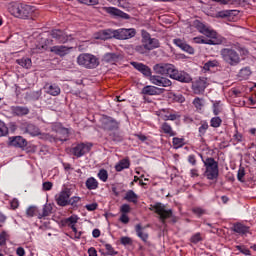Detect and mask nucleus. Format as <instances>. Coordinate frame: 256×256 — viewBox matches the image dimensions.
<instances>
[{
    "instance_id": "nucleus-61",
    "label": "nucleus",
    "mask_w": 256,
    "mask_h": 256,
    "mask_svg": "<svg viewBox=\"0 0 256 256\" xmlns=\"http://www.w3.org/2000/svg\"><path fill=\"white\" fill-rule=\"evenodd\" d=\"M10 205H11V209H17L19 207V200H17V198H14L11 202H10Z\"/></svg>"
},
{
    "instance_id": "nucleus-21",
    "label": "nucleus",
    "mask_w": 256,
    "mask_h": 256,
    "mask_svg": "<svg viewBox=\"0 0 256 256\" xmlns=\"http://www.w3.org/2000/svg\"><path fill=\"white\" fill-rule=\"evenodd\" d=\"M9 141V145L12 147H27V140L21 136L10 137Z\"/></svg>"
},
{
    "instance_id": "nucleus-51",
    "label": "nucleus",
    "mask_w": 256,
    "mask_h": 256,
    "mask_svg": "<svg viewBox=\"0 0 256 256\" xmlns=\"http://www.w3.org/2000/svg\"><path fill=\"white\" fill-rule=\"evenodd\" d=\"M237 177H238V181H241V183H243V178L245 177V168H240L238 170V174H237Z\"/></svg>"
},
{
    "instance_id": "nucleus-30",
    "label": "nucleus",
    "mask_w": 256,
    "mask_h": 256,
    "mask_svg": "<svg viewBox=\"0 0 256 256\" xmlns=\"http://www.w3.org/2000/svg\"><path fill=\"white\" fill-rule=\"evenodd\" d=\"M161 129L163 131V133H165L166 135H169V137H175V132L173 131V128H171V125H169V123L164 122L161 126Z\"/></svg>"
},
{
    "instance_id": "nucleus-26",
    "label": "nucleus",
    "mask_w": 256,
    "mask_h": 256,
    "mask_svg": "<svg viewBox=\"0 0 256 256\" xmlns=\"http://www.w3.org/2000/svg\"><path fill=\"white\" fill-rule=\"evenodd\" d=\"M136 233H137L138 237H140V239H142V241L144 243H147V241L149 239V233L145 232V227H142L141 224H137L136 225Z\"/></svg>"
},
{
    "instance_id": "nucleus-22",
    "label": "nucleus",
    "mask_w": 256,
    "mask_h": 256,
    "mask_svg": "<svg viewBox=\"0 0 256 256\" xmlns=\"http://www.w3.org/2000/svg\"><path fill=\"white\" fill-rule=\"evenodd\" d=\"M71 48L66 46H53L50 48V52L58 55L59 57H65V55H69V51Z\"/></svg>"
},
{
    "instance_id": "nucleus-14",
    "label": "nucleus",
    "mask_w": 256,
    "mask_h": 256,
    "mask_svg": "<svg viewBox=\"0 0 256 256\" xmlns=\"http://www.w3.org/2000/svg\"><path fill=\"white\" fill-rule=\"evenodd\" d=\"M21 129L22 131H24V133H29V135H32V137H37V135H41V130L35 124L27 122L22 123Z\"/></svg>"
},
{
    "instance_id": "nucleus-47",
    "label": "nucleus",
    "mask_w": 256,
    "mask_h": 256,
    "mask_svg": "<svg viewBox=\"0 0 256 256\" xmlns=\"http://www.w3.org/2000/svg\"><path fill=\"white\" fill-rule=\"evenodd\" d=\"M211 67H217V62L216 61H208L204 64L203 69L205 71H209Z\"/></svg>"
},
{
    "instance_id": "nucleus-40",
    "label": "nucleus",
    "mask_w": 256,
    "mask_h": 256,
    "mask_svg": "<svg viewBox=\"0 0 256 256\" xmlns=\"http://www.w3.org/2000/svg\"><path fill=\"white\" fill-rule=\"evenodd\" d=\"M234 10H223L217 13V17H220L221 19H225L227 17H231L233 15Z\"/></svg>"
},
{
    "instance_id": "nucleus-9",
    "label": "nucleus",
    "mask_w": 256,
    "mask_h": 256,
    "mask_svg": "<svg viewBox=\"0 0 256 256\" xmlns=\"http://www.w3.org/2000/svg\"><path fill=\"white\" fill-rule=\"evenodd\" d=\"M137 35V31L133 28H120L116 30V39L119 41H125L127 39H131Z\"/></svg>"
},
{
    "instance_id": "nucleus-24",
    "label": "nucleus",
    "mask_w": 256,
    "mask_h": 256,
    "mask_svg": "<svg viewBox=\"0 0 256 256\" xmlns=\"http://www.w3.org/2000/svg\"><path fill=\"white\" fill-rule=\"evenodd\" d=\"M44 89L48 95H52L53 97H57L61 93V88L55 84H45Z\"/></svg>"
},
{
    "instance_id": "nucleus-54",
    "label": "nucleus",
    "mask_w": 256,
    "mask_h": 256,
    "mask_svg": "<svg viewBox=\"0 0 256 256\" xmlns=\"http://www.w3.org/2000/svg\"><path fill=\"white\" fill-rule=\"evenodd\" d=\"M7 241V232L3 231L0 233V246L5 245Z\"/></svg>"
},
{
    "instance_id": "nucleus-27",
    "label": "nucleus",
    "mask_w": 256,
    "mask_h": 256,
    "mask_svg": "<svg viewBox=\"0 0 256 256\" xmlns=\"http://www.w3.org/2000/svg\"><path fill=\"white\" fill-rule=\"evenodd\" d=\"M231 230L234 231V233H239V235H245V233H249V227L241 223L234 224Z\"/></svg>"
},
{
    "instance_id": "nucleus-35",
    "label": "nucleus",
    "mask_w": 256,
    "mask_h": 256,
    "mask_svg": "<svg viewBox=\"0 0 256 256\" xmlns=\"http://www.w3.org/2000/svg\"><path fill=\"white\" fill-rule=\"evenodd\" d=\"M117 59H119V55H117L116 53H107L104 55V61L106 63H113L117 61Z\"/></svg>"
},
{
    "instance_id": "nucleus-11",
    "label": "nucleus",
    "mask_w": 256,
    "mask_h": 256,
    "mask_svg": "<svg viewBox=\"0 0 256 256\" xmlns=\"http://www.w3.org/2000/svg\"><path fill=\"white\" fill-rule=\"evenodd\" d=\"M102 129L104 131H117L119 129V122L109 116H104L102 119Z\"/></svg>"
},
{
    "instance_id": "nucleus-53",
    "label": "nucleus",
    "mask_w": 256,
    "mask_h": 256,
    "mask_svg": "<svg viewBox=\"0 0 256 256\" xmlns=\"http://www.w3.org/2000/svg\"><path fill=\"white\" fill-rule=\"evenodd\" d=\"M132 243H133V240H131L130 237L124 236L121 238L122 245H131Z\"/></svg>"
},
{
    "instance_id": "nucleus-49",
    "label": "nucleus",
    "mask_w": 256,
    "mask_h": 256,
    "mask_svg": "<svg viewBox=\"0 0 256 256\" xmlns=\"http://www.w3.org/2000/svg\"><path fill=\"white\" fill-rule=\"evenodd\" d=\"M213 113H214V115H219V113H221L220 102H215L213 104Z\"/></svg>"
},
{
    "instance_id": "nucleus-23",
    "label": "nucleus",
    "mask_w": 256,
    "mask_h": 256,
    "mask_svg": "<svg viewBox=\"0 0 256 256\" xmlns=\"http://www.w3.org/2000/svg\"><path fill=\"white\" fill-rule=\"evenodd\" d=\"M133 67L137 69V71H140V73H143L145 77H151V68L143 63H137L132 62Z\"/></svg>"
},
{
    "instance_id": "nucleus-29",
    "label": "nucleus",
    "mask_w": 256,
    "mask_h": 256,
    "mask_svg": "<svg viewBox=\"0 0 256 256\" xmlns=\"http://www.w3.org/2000/svg\"><path fill=\"white\" fill-rule=\"evenodd\" d=\"M131 165V162L129 161V159L125 158L119 161L118 164H116L115 169L116 171H123V169H129Z\"/></svg>"
},
{
    "instance_id": "nucleus-2",
    "label": "nucleus",
    "mask_w": 256,
    "mask_h": 256,
    "mask_svg": "<svg viewBox=\"0 0 256 256\" xmlns=\"http://www.w3.org/2000/svg\"><path fill=\"white\" fill-rule=\"evenodd\" d=\"M8 9L11 15L21 19H33V13H35V8L25 4H12Z\"/></svg>"
},
{
    "instance_id": "nucleus-28",
    "label": "nucleus",
    "mask_w": 256,
    "mask_h": 256,
    "mask_svg": "<svg viewBox=\"0 0 256 256\" xmlns=\"http://www.w3.org/2000/svg\"><path fill=\"white\" fill-rule=\"evenodd\" d=\"M51 213H53V206H51V204H46L43 206L42 213L38 212V219L49 217Z\"/></svg>"
},
{
    "instance_id": "nucleus-1",
    "label": "nucleus",
    "mask_w": 256,
    "mask_h": 256,
    "mask_svg": "<svg viewBox=\"0 0 256 256\" xmlns=\"http://www.w3.org/2000/svg\"><path fill=\"white\" fill-rule=\"evenodd\" d=\"M194 27L197 28L199 33L209 38L205 39L204 45H221V40L217 39V32L215 30L207 27L199 20L194 21Z\"/></svg>"
},
{
    "instance_id": "nucleus-62",
    "label": "nucleus",
    "mask_w": 256,
    "mask_h": 256,
    "mask_svg": "<svg viewBox=\"0 0 256 256\" xmlns=\"http://www.w3.org/2000/svg\"><path fill=\"white\" fill-rule=\"evenodd\" d=\"M80 3H84V5H96L97 0H78Z\"/></svg>"
},
{
    "instance_id": "nucleus-15",
    "label": "nucleus",
    "mask_w": 256,
    "mask_h": 256,
    "mask_svg": "<svg viewBox=\"0 0 256 256\" xmlns=\"http://www.w3.org/2000/svg\"><path fill=\"white\" fill-rule=\"evenodd\" d=\"M96 39H101L102 41H107V39H117V30H101L96 34Z\"/></svg>"
},
{
    "instance_id": "nucleus-3",
    "label": "nucleus",
    "mask_w": 256,
    "mask_h": 256,
    "mask_svg": "<svg viewBox=\"0 0 256 256\" xmlns=\"http://www.w3.org/2000/svg\"><path fill=\"white\" fill-rule=\"evenodd\" d=\"M204 165L206 167L205 177L210 181H216L219 177V163L215 161V158H207L204 161Z\"/></svg>"
},
{
    "instance_id": "nucleus-13",
    "label": "nucleus",
    "mask_w": 256,
    "mask_h": 256,
    "mask_svg": "<svg viewBox=\"0 0 256 256\" xmlns=\"http://www.w3.org/2000/svg\"><path fill=\"white\" fill-rule=\"evenodd\" d=\"M51 36L53 39H56V41H59V43H67V41H71V39H73V36L67 35V33L59 29L52 30Z\"/></svg>"
},
{
    "instance_id": "nucleus-32",
    "label": "nucleus",
    "mask_w": 256,
    "mask_h": 256,
    "mask_svg": "<svg viewBox=\"0 0 256 256\" xmlns=\"http://www.w3.org/2000/svg\"><path fill=\"white\" fill-rule=\"evenodd\" d=\"M86 187L90 191L93 190V189H97L99 187V182H97L96 179L93 178V177L88 178L87 181H86Z\"/></svg>"
},
{
    "instance_id": "nucleus-60",
    "label": "nucleus",
    "mask_w": 256,
    "mask_h": 256,
    "mask_svg": "<svg viewBox=\"0 0 256 256\" xmlns=\"http://www.w3.org/2000/svg\"><path fill=\"white\" fill-rule=\"evenodd\" d=\"M192 211L195 213V215H198V217H201V215L205 214V210L202 208H193Z\"/></svg>"
},
{
    "instance_id": "nucleus-4",
    "label": "nucleus",
    "mask_w": 256,
    "mask_h": 256,
    "mask_svg": "<svg viewBox=\"0 0 256 256\" xmlns=\"http://www.w3.org/2000/svg\"><path fill=\"white\" fill-rule=\"evenodd\" d=\"M77 63L85 69H97L99 67V58L93 54L83 53L77 58Z\"/></svg>"
},
{
    "instance_id": "nucleus-5",
    "label": "nucleus",
    "mask_w": 256,
    "mask_h": 256,
    "mask_svg": "<svg viewBox=\"0 0 256 256\" xmlns=\"http://www.w3.org/2000/svg\"><path fill=\"white\" fill-rule=\"evenodd\" d=\"M221 56L223 61L230 65L231 67H235L241 63V56L239 53L231 48H223L221 50Z\"/></svg>"
},
{
    "instance_id": "nucleus-63",
    "label": "nucleus",
    "mask_w": 256,
    "mask_h": 256,
    "mask_svg": "<svg viewBox=\"0 0 256 256\" xmlns=\"http://www.w3.org/2000/svg\"><path fill=\"white\" fill-rule=\"evenodd\" d=\"M120 221L121 223L127 225V223H129V216H127V214H122L120 217Z\"/></svg>"
},
{
    "instance_id": "nucleus-8",
    "label": "nucleus",
    "mask_w": 256,
    "mask_h": 256,
    "mask_svg": "<svg viewBox=\"0 0 256 256\" xmlns=\"http://www.w3.org/2000/svg\"><path fill=\"white\" fill-rule=\"evenodd\" d=\"M175 66L173 64L159 63L154 65L153 70L157 75H169L171 77Z\"/></svg>"
},
{
    "instance_id": "nucleus-50",
    "label": "nucleus",
    "mask_w": 256,
    "mask_h": 256,
    "mask_svg": "<svg viewBox=\"0 0 256 256\" xmlns=\"http://www.w3.org/2000/svg\"><path fill=\"white\" fill-rule=\"evenodd\" d=\"M120 211L122 214L130 213L131 212V206L129 204H123L120 208Z\"/></svg>"
},
{
    "instance_id": "nucleus-7",
    "label": "nucleus",
    "mask_w": 256,
    "mask_h": 256,
    "mask_svg": "<svg viewBox=\"0 0 256 256\" xmlns=\"http://www.w3.org/2000/svg\"><path fill=\"white\" fill-rule=\"evenodd\" d=\"M142 43L145 45L148 51H153V49H159V47L161 46L159 40H157L156 38H151V35L147 32H144L142 34Z\"/></svg>"
},
{
    "instance_id": "nucleus-6",
    "label": "nucleus",
    "mask_w": 256,
    "mask_h": 256,
    "mask_svg": "<svg viewBox=\"0 0 256 256\" xmlns=\"http://www.w3.org/2000/svg\"><path fill=\"white\" fill-rule=\"evenodd\" d=\"M150 211H154L157 215H159V219L163 225H165L167 219H171L173 217V210H167L166 206L160 202H157L154 205L150 206Z\"/></svg>"
},
{
    "instance_id": "nucleus-41",
    "label": "nucleus",
    "mask_w": 256,
    "mask_h": 256,
    "mask_svg": "<svg viewBox=\"0 0 256 256\" xmlns=\"http://www.w3.org/2000/svg\"><path fill=\"white\" fill-rule=\"evenodd\" d=\"M221 123H223V120L220 117H213L210 121L211 127L214 128L221 127Z\"/></svg>"
},
{
    "instance_id": "nucleus-36",
    "label": "nucleus",
    "mask_w": 256,
    "mask_h": 256,
    "mask_svg": "<svg viewBox=\"0 0 256 256\" xmlns=\"http://www.w3.org/2000/svg\"><path fill=\"white\" fill-rule=\"evenodd\" d=\"M109 137L111 141H114V143L123 141V136L119 132H112L109 134Z\"/></svg>"
},
{
    "instance_id": "nucleus-48",
    "label": "nucleus",
    "mask_w": 256,
    "mask_h": 256,
    "mask_svg": "<svg viewBox=\"0 0 256 256\" xmlns=\"http://www.w3.org/2000/svg\"><path fill=\"white\" fill-rule=\"evenodd\" d=\"M77 221H78L77 216H70L68 219H66V223L69 227H71L72 225H75Z\"/></svg>"
},
{
    "instance_id": "nucleus-42",
    "label": "nucleus",
    "mask_w": 256,
    "mask_h": 256,
    "mask_svg": "<svg viewBox=\"0 0 256 256\" xmlns=\"http://www.w3.org/2000/svg\"><path fill=\"white\" fill-rule=\"evenodd\" d=\"M98 177L101 181H103L105 183V181H107V179H109V174L107 173V170L101 169L98 173Z\"/></svg>"
},
{
    "instance_id": "nucleus-12",
    "label": "nucleus",
    "mask_w": 256,
    "mask_h": 256,
    "mask_svg": "<svg viewBox=\"0 0 256 256\" xmlns=\"http://www.w3.org/2000/svg\"><path fill=\"white\" fill-rule=\"evenodd\" d=\"M170 78L175 79L176 81H180V83H191L192 81L189 74H187L186 72H179L177 68H174Z\"/></svg>"
},
{
    "instance_id": "nucleus-52",
    "label": "nucleus",
    "mask_w": 256,
    "mask_h": 256,
    "mask_svg": "<svg viewBox=\"0 0 256 256\" xmlns=\"http://www.w3.org/2000/svg\"><path fill=\"white\" fill-rule=\"evenodd\" d=\"M209 129V124L207 123H203L200 127H199V133L200 135H205L206 131Z\"/></svg>"
},
{
    "instance_id": "nucleus-25",
    "label": "nucleus",
    "mask_w": 256,
    "mask_h": 256,
    "mask_svg": "<svg viewBox=\"0 0 256 256\" xmlns=\"http://www.w3.org/2000/svg\"><path fill=\"white\" fill-rule=\"evenodd\" d=\"M13 115L17 117H23V115H29V108L25 106H13L12 108Z\"/></svg>"
},
{
    "instance_id": "nucleus-20",
    "label": "nucleus",
    "mask_w": 256,
    "mask_h": 256,
    "mask_svg": "<svg viewBox=\"0 0 256 256\" xmlns=\"http://www.w3.org/2000/svg\"><path fill=\"white\" fill-rule=\"evenodd\" d=\"M174 44L182 49V51H185V53H189V55H193V53H195V49L181 39H174Z\"/></svg>"
},
{
    "instance_id": "nucleus-45",
    "label": "nucleus",
    "mask_w": 256,
    "mask_h": 256,
    "mask_svg": "<svg viewBox=\"0 0 256 256\" xmlns=\"http://www.w3.org/2000/svg\"><path fill=\"white\" fill-rule=\"evenodd\" d=\"M193 105L196 107V109H203V98H195L193 101Z\"/></svg>"
},
{
    "instance_id": "nucleus-38",
    "label": "nucleus",
    "mask_w": 256,
    "mask_h": 256,
    "mask_svg": "<svg viewBox=\"0 0 256 256\" xmlns=\"http://www.w3.org/2000/svg\"><path fill=\"white\" fill-rule=\"evenodd\" d=\"M26 215H27V217H35V215L39 216V210L35 206H30L26 210Z\"/></svg>"
},
{
    "instance_id": "nucleus-64",
    "label": "nucleus",
    "mask_w": 256,
    "mask_h": 256,
    "mask_svg": "<svg viewBox=\"0 0 256 256\" xmlns=\"http://www.w3.org/2000/svg\"><path fill=\"white\" fill-rule=\"evenodd\" d=\"M18 256H25V249L23 247H18L16 250Z\"/></svg>"
},
{
    "instance_id": "nucleus-44",
    "label": "nucleus",
    "mask_w": 256,
    "mask_h": 256,
    "mask_svg": "<svg viewBox=\"0 0 256 256\" xmlns=\"http://www.w3.org/2000/svg\"><path fill=\"white\" fill-rule=\"evenodd\" d=\"M104 247L107 251L106 255H117V251H115L111 244H105Z\"/></svg>"
},
{
    "instance_id": "nucleus-46",
    "label": "nucleus",
    "mask_w": 256,
    "mask_h": 256,
    "mask_svg": "<svg viewBox=\"0 0 256 256\" xmlns=\"http://www.w3.org/2000/svg\"><path fill=\"white\" fill-rule=\"evenodd\" d=\"M135 51L137 53H140L143 55V54L147 53V51H149V50L147 49V47H145V44L142 43V45H138L135 47Z\"/></svg>"
},
{
    "instance_id": "nucleus-56",
    "label": "nucleus",
    "mask_w": 256,
    "mask_h": 256,
    "mask_svg": "<svg viewBox=\"0 0 256 256\" xmlns=\"http://www.w3.org/2000/svg\"><path fill=\"white\" fill-rule=\"evenodd\" d=\"M97 207H99V205L97 203L87 204L85 206L87 211H95L97 209Z\"/></svg>"
},
{
    "instance_id": "nucleus-34",
    "label": "nucleus",
    "mask_w": 256,
    "mask_h": 256,
    "mask_svg": "<svg viewBox=\"0 0 256 256\" xmlns=\"http://www.w3.org/2000/svg\"><path fill=\"white\" fill-rule=\"evenodd\" d=\"M16 63H18V65H20L24 69H29L31 67V59L29 58L18 59L16 60Z\"/></svg>"
},
{
    "instance_id": "nucleus-16",
    "label": "nucleus",
    "mask_w": 256,
    "mask_h": 256,
    "mask_svg": "<svg viewBox=\"0 0 256 256\" xmlns=\"http://www.w3.org/2000/svg\"><path fill=\"white\" fill-rule=\"evenodd\" d=\"M70 197H71V190L65 189L64 191L60 192L58 198L56 199L57 204L60 207H67V205H69Z\"/></svg>"
},
{
    "instance_id": "nucleus-59",
    "label": "nucleus",
    "mask_w": 256,
    "mask_h": 256,
    "mask_svg": "<svg viewBox=\"0 0 256 256\" xmlns=\"http://www.w3.org/2000/svg\"><path fill=\"white\" fill-rule=\"evenodd\" d=\"M177 117L179 116H177L176 114L165 115L164 121H176Z\"/></svg>"
},
{
    "instance_id": "nucleus-18",
    "label": "nucleus",
    "mask_w": 256,
    "mask_h": 256,
    "mask_svg": "<svg viewBox=\"0 0 256 256\" xmlns=\"http://www.w3.org/2000/svg\"><path fill=\"white\" fill-rule=\"evenodd\" d=\"M89 151H91V146L85 143L78 144L72 149V153L75 157H83V155L89 153Z\"/></svg>"
},
{
    "instance_id": "nucleus-37",
    "label": "nucleus",
    "mask_w": 256,
    "mask_h": 256,
    "mask_svg": "<svg viewBox=\"0 0 256 256\" xmlns=\"http://www.w3.org/2000/svg\"><path fill=\"white\" fill-rule=\"evenodd\" d=\"M9 135V128L5 125V122L0 120V137Z\"/></svg>"
},
{
    "instance_id": "nucleus-19",
    "label": "nucleus",
    "mask_w": 256,
    "mask_h": 256,
    "mask_svg": "<svg viewBox=\"0 0 256 256\" xmlns=\"http://www.w3.org/2000/svg\"><path fill=\"white\" fill-rule=\"evenodd\" d=\"M104 10L106 11V13H109V15H112L113 17H118L119 19H131V16H129V14L115 7H105Z\"/></svg>"
},
{
    "instance_id": "nucleus-31",
    "label": "nucleus",
    "mask_w": 256,
    "mask_h": 256,
    "mask_svg": "<svg viewBox=\"0 0 256 256\" xmlns=\"http://www.w3.org/2000/svg\"><path fill=\"white\" fill-rule=\"evenodd\" d=\"M159 89L155 86H146L142 89L143 95H158Z\"/></svg>"
},
{
    "instance_id": "nucleus-55",
    "label": "nucleus",
    "mask_w": 256,
    "mask_h": 256,
    "mask_svg": "<svg viewBox=\"0 0 256 256\" xmlns=\"http://www.w3.org/2000/svg\"><path fill=\"white\" fill-rule=\"evenodd\" d=\"M201 234L197 233L194 236L191 237L190 241L191 243H199V241H201Z\"/></svg>"
},
{
    "instance_id": "nucleus-57",
    "label": "nucleus",
    "mask_w": 256,
    "mask_h": 256,
    "mask_svg": "<svg viewBox=\"0 0 256 256\" xmlns=\"http://www.w3.org/2000/svg\"><path fill=\"white\" fill-rule=\"evenodd\" d=\"M79 201H81V198L74 196V197L70 198V201H68V205H77V203H79Z\"/></svg>"
},
{
    "instance_id": "nucleus-58",
    "label": "nucleus",
    "mask_w": 256,
    "mask_h": 256,
    "mask_svg": "<svg viewBox=\"0 0 256 256\" xmlns=\"http://www.w3.org/2000/svg\"><path fill=\"white\" fill-rule=\"evenodd\" d=\"M53 189V183L52 182H44L43 183V190L44 191H51Z\"/></svg>"
},
{
    "instance_id": "nucleus-17",
    "label": "nucleus",
    "mask_w": 256,
    "mask_h": 256,
    "mask_svg": "<svg viewBox=\"0 0 256 256\" xmlns=\"http://www.w3.org/2000/svg\"><path fill=\"white\" fill-rule=\"evenodd\" d=\"M150 81L158 87H171L172 85L171 80L162 76H150Z\"/></svg>"
},
{
    "instance_id": "nucleus-43",
    "label": "nucleus",
    "mask_w": 256,
    "mask_h": 256,
    "mask_svg": "<svg viewBox=\"0 0 256 256\" xmlns=\"http://www.w3.org/2000/svg\"><path fill=\"white\" fill-rule=\"evenodd\" d=\"M183 145H185L183 143V138H173L174 149H179V148L183 147Z\"/></svg>"
},
{
    "instance_id": "nucleus-33",
    "label": "nucleus",
    "mask_w": 256,
    "mask_h": 256,
    "mask_svg": "<svg viewBox=\"0 0 256 256\" xmlns=\"http://www.w3.org/2000/svg\"><path fill=\"white\" fill-rule=\"evenodd\" d=\"M124 199L130 203H137V194L133 190H130L126 193Z\"/></svg>"
},
{
    "instance_id": "nucleus-39",
    "label": "nucleus",
    "mask_w": 256,
    "mask_h": 256,
    "mask_svg": "<svg viewBox=\"0 0 256 256\" xmlns=\"http://www.w3.org/2000/svg\"><path fill=\"white\" fill-rule=\"evenodd\" d=\"M239 75L240 77H242V79H249V76L251 75V68L249 67L242 68L240 70Z\"/></svg>"
},
{
    "instance_id": "nucleus-10",
    "label": "nucleus",
    "mask_w": 256,
    "mask_h": 256,
    "mask_svg": "<svg viewBox=\"0 0 256 256\" xmlns=\"http://www.w3.org/2000/svg\"><path fill=\"white\" fill-rule=\"evenodd\" d=\"M207 89V78L202 77L192 83V91L195 95H202Z\"/></svg>"
}]
</instances>
